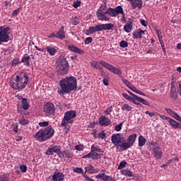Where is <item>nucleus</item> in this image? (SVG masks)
I'll use <instances>...</instances> for the list:
<instances>
[{"mask_svg":"<svg viewBox=\"0 0 181 181\" xmlns=\"http://www.w3.org/2000/svg\"><path fill=\"white\" fill-rule=\"evenodd\" d=\"M0 181H9V177L6 175H2L0 176Z\"/></svg>","mask_w":181,"mask_h":181,"instance_id":"nucleus-41","label":"nucleus"},{"mask_svg":"<svg viewBox=\"0 0 181 181\" xmlns=\"http://www.w3.org/2000/svg\"><path fill=\"white\" fill-rule=\"evenodd\" d=\"M68 69L69 62H67V59L64 57L60 56L57 60V70L58 74L64 76V74H67Z\"/></svg>","mask_w":181,"mask_h":181,"instance_id":"nucleus-4","label":"nucleus"},{"mask_svg":"<svg viewBox=\"0 0 181 181\" xmlns=\"http://www.w3.org/2000/svg\"><path fill=\"white\" fill-rule=\"evenodd\" d=\"M76 118V111L69 110L66 112L62 122V127H67V124H71Z\"/></svg>","mask_w":181,"mask_h":181,"instance_id":"nucleus-5","label":"nucleus"},{"mask_svg":"<svg viewBox=\"0 0 181 181\" xmlns=\"http://www.w3.org/2000/svg\"><path fill=\"white\" fill-rule=\"evenodd\" d=\"M74 172H75L76 173H84L83 172V168H74Z\"/></svg>","mask_w":181,"mask_h":181,"instance_id":"nucleus-49","label":"nucleus"},{"mask_svg":"<svg viewBox=\"0 0 181 181\" xmlns=\"http://www.w3.org/2000/svg\"><path fill=\"white\" fill-rule=\"evenodd\" d=\"M153 157L156 158V159H160L163 153H162L160 148L156 146L153 148Z\"/></svg>","mask_w":181,"mask_h":181,"instance_id":"nucleus-14","label":"nucleus"},{"mask_svg":"<svg viewBox=\"0 0 181 181\" xmlns=\"http://www.w3.org/2000/svg\"><path fill=\"white\" fill-rule=\"evenodd\" d=\"M178 121H180V122L181 123V120H178ZM168 122L171 125V127H173V128L174 129L179 128L180 129H181V124H179V122L175 121L172 118L168 119Z\"/></svg>","mask_w":181,"mask_h":181,"instance_id":"nucleus-23","label":"nucleus"},{"mask_svg":"<svg viewBox=\"0 0 181 181\" xmlns=\"http://www.w3.org/2000/svg\"><path fill=\"white\" fill-rule=\"evenodd\" d=\"M100 64L103 66V67H105V69H107V70H109L110 71H112V73H114V74H117L118 76H121L122 72L119 68L115 67L114 66L103 60L100 61Z\"/></svg>","mask_w":181,"mask_h":181,"instance_id":"nucleus-8","label":"nucleus"},{"mask_svg":"<svg viewBox=\"0 0 181 181\" xmlns=\"http://www.w3.org/2000/svg\"><path fill=\"white\" fill-rule=\"evenodd\" d=\"M72 25H78V18H75L73 21H72Z\"/></svg>","mask_w":181,"mask_h":181,"instance_id":"nucleus-63","label":"nucleus"},{"mask_svg":"<svg viewBox=\"0 0 181 181\" xmlns=\"http://www.w3.org/2000/svg\"><path fill=\"white\" fill-rule=\"evenodd\" d=\"M18 99L21 100V103L23 104L22 105L23 110H24L25 111L29 110V107H30V105H29V103H28V99L25 98H22L21 96H19Z\"/></svg>","mask_w":181,"mask_h":181,"instance_id":"nucleus-22","label":"nucleus"},{"mask_svg":"<svg viewBox=\"0 0 181 181\" xmlns=\"http://www.w3.org/2000/svg\"><path fill=\"white\" fill-rule=\"evenodd\" d=\"M133 37H134V39H138V37L139 39H141L142 37V35H141V33L139 32V30H138V31L135 32L133 34Z\"/></svg>","mask_w":181,"mask_h":181,"instance_id":"nucleus-38","label":"nucleus"},{"mask_svg":"<svg viewBox=\"0 0 181 181\" xmlns=\"http://www.w3.org/2000/svg\"><path fill=\"white\" fill-rule=\"evenodd\" d=\"M53 181H63L64 180V175L62 173L55 172L52 175Z\"/></svg>","mask_w":181,"mask_h":181,"instance_id":"nucleus-18","label":"nucleus"},{"mask_svg":"<svg viewBox=\"0 0 181 181\" xmlns=\"http://www.w3.org/2000/svg\"><path fill=\"white\" fill-rule=\"evenodd\" d=\"M86 172H89V173H95V169H94V167L91 165H88V167L85 168Z\"/></svg>","mask_w":181,"mask_h":181,"instance_id":"nucleus-34","label":"nucleus"},{"mask_svg":"<svg viewBox=\"0 0 181 181\" xmlns=\"http://www.w3.org/2000/svg\"><path fill=\"white\" fill-rule=\"evenodd\" d=\"M96 179H101V180L104 181H110L112 177L109 175H104V173H101L96 175Z\"/></svg>","mask_w":181,"mask_h":181,"instance_id":"nucleus-25","label":"nucleus"},{"mask_svg":"<svg viewBox=\"0 0 181 181\" xmlns=\"http://www.w3.org/2000/svg\"><path fill=\"white\" fill-rule=\"evenodd\" d=\"M19 123L21 125H28V124H29V121L23 117L19 120Z\"/></svg>","mask_w":181,"mask_h":181,"instance_id":"nucleus-39","label":"nucleus"},{"mask_svg":"<svg viewBox=\"0 0 181 181\" xmlns=\"http://www.w3.org/2000/svg\"><path fill=\"white\" fill-rule=\"evenodd\" d=\"M146 144V139L144 137V136H140L139 137V146H144Z\"/></svg>","mask_w":181,"mask_h":181,"instance_id":"nucleus-31","label":"nucleus"},{"mask_svg":"<svg viewBox=\"0 0 181 181\" xmlns=\"http://www.w3.org/2000/svg\"><path fill=\"white\" fill-rule=\"evenodd\" d=\"M131 146H132V145L128 141H125V139H124V141L120 144L119 148H122V151H127V149L131 148Z\"/></svg>","mask_w":181,"mask_h":181,"instance_id":"nucleus-26","label":"nucleus"},{"mask_svg":"<svg viewBox=\"0 0 181 181\" xmlns=\"http://www.w3.org/2000/svg\"><path fill=\"white\" fill-rule=\"evenodd\" d=\"M140 23L143 25V26H148V21L144 20V19H140Z\"/></svg>","mask_w":181,"mask_h":181,"instance_id":"nucleus-57","label":"nucleus"},{"mask_svg":"<svg viewBox=\"0 0 181 181\" xmlns=\"http://www.w3.org/2000/svg\"><path fill=\"white\" fill-rule=\"evenodd\" d=\"M92 159H100L103 156V150L97 148L96 146H91Z\"/></svg>","mask_w":181,"mask_h":181,"instance_id":"nucleus-11","label":"nucleus"},{"mask_svg":"<svg viewBox=\"0 0 181 181\" xmlns=\"http://www.w3.org/2000/svg\"><path fill=\"white\" fill-rule=\"evenodd\" d=\"M93 42V38L91 37H86L85 40V45H90Z\"/></svg>","mask_w":181,"mask_h":181,"instance_id":"nucleus-50","label":"nucleus"},{"mask_svg":"<svg viewBox=\"0 0 181 181\" xmlns=\"http://www.w3.org/2000/svg\"><path fill=\"white\" fill-rule=\"evenodd\" d=\"M120 47H128V42L127 41L122 40L119 43Z\"/></svg>","mask_w":181,"mask_h":181,"instance_id":"nucleus-46","label":"nucleus"},{"mask_svg":"<svg viewBox=\"0 0 181 181\" xmlns=\"http://www.w3.org/2000/svg\"><path fill=\"white\" fill-rule=\"evenodd\" d=\"M54 135V129L49 126L44 129H40L35 135L34 138L39 142H45L47 139H50Z\"/></svg>","mask_w":181,"mask_h":181,"instance_id":"nucleus-3","label":"nucleus"},{"mask_svg":"<svg viewBox=\"0 0 181 181\" xmlns=\"http://www.w3.org/2000/svg\"><path fill=\"white\" fill-rule=\"evenodd\" d=\"M165 111L168 112L173 118H175V119H177V121H181V117L176 113V112L172 110L170 108L165 107Z\"/></svg>","mask_w":181,"mask_h":181,"instance_id":"nucleus-15","label":"nucleus"},{"mask_svg":"<svg viewBox=\"0 0 181 181\" xmlns=\"http://www.w3.org/2000/svg\"><path fill=\"white\" fill-rule=\"evenodd\" d=\"M20 170L22 173H26V170H28V167L25 165H23L20 167Z\"/></svg>","mask_w":181,"mask_h":181,"instance_id":"nucleus-45","label":"nucleus"},{"mask_svg":"<svg viewBox=\"0 0 181 181\" xmlns=\"http://www.w3.org/2000/svg\"><path fill=\"white\" fill-rule=\"evenodd\" d=\"M17 111L19 112V114H23V107L21 106L17 107Z\"/></svg>","mask_w":181,"mask_h":181,"instance_id":"nucleus-58","label":"nucleus"},{"mask_svg":"<svg viewBox=\"0 0 181 181\" xmlns=\"http://www.w3.org/2000/svg\"><path fill=\"white\" fill-rule=\"evenodd\" d=\"M98 135H99V138H100L101 139H105L106 138L105 133H104V132L99 133Z\"/></svg>","mask_w":181,"mask_h":181,"instance_id":"nucleus-56","label":"nucleus"},{"mask_svg":"<svg viewBox=\"0 0 181 181\" xmlns=\"http://www.w3.org/2000/svg\"><path fill=\"white\" fill-rule=\"evenodd\" d=\"M122 81H123L124 84H125V86H127V87H128V88H130L132 87V84H131V82L128 81V80L122 79Z\"/></svg>","mask_w":181,"mask_h":181,"instance_id":"nucleus-43","label":"nucleus"},{"mask_svg":"<svg viewBox=\"0 0 181 181\" xmlns=\"http://www.w3.org/2000/svg\"><path fill=\"white\" fill-rule=\"evenodd\" d=\"M132 4V8L135 9L136 8H139L141 9L142 8V0H127Z\"/></svg>","mask_w":181,"mask_h":181,"instance_id":"nucleus-17","label":"nucleus"},{"mask_svg":"<svg viewBox=\"0 0 181 181\" xmlns=\"http://www.w3.org/2000/svg\"><path fill=\"white\" fill-rule=\"evenodd\" d=\"M129 89L132 90V91H134V93H136L137 94H140V95H145V93L140 91L139 90H138V88H136V87H135L132 85V86H130Z\"/></svg>","mask_w":181,"mask_h":181,"instance_id":"nucleus-33","label":"nucleus"},{"mask_svg":"<svg viewBox=\"0 0 181 181\" xmlns=\"http://www.w3.org/2000/svg\"><path fill=\"white\" fill-rule=\"evenodd\" d=\"M99 124L101 127H108L111 124V120L105 116H101L99 118Z\"/></svg>","mask_w":181,"mask_h":181,"instance_id":"nucleus-13","label":"nucleus"},{"mask_svg":"<svg viewBox=\"0 0 181 181\" xmlns=\"http://www.w3.org/2000/svg\"><path fill=\"white\" fill-rule=\"evenodd\" d=\"M91 66L93 67H95V69H97V70H101V62H97L95 61H93L91 63H90Z\"/></svg>","mask_w":181,"mask_h":181,"instance_id":"nucleus-32","label":"nucleus"},{"mask_svg":"<svg viewBox=\"0 0 181 181\" xmlns=\"http://www.w3.org/2000/svg\"><path fill=\"white\" fill-rule=\"evenodd\" d=\"M81 4V1H76L74 3L73 6L74 8H78V6H80Z\"/></svg>","mask_w":181,"mask_h":181,"instance_id":"nucleus-53","label":"nucleus"},{"mask_svg":"<svg viewBox=\"0 0 181 181\" xmlns=\"http://www.w3.org/2000/svg\"><path fill=\"white\" fill-rule=\"evenodd\" d=\"M47 52H48L49 54H50V56H54L56 54V49H54V47H47Z\"/></svg>","mask_w":181,"mask_h":181,"instance_id":"nucleus-30","label":"nucleus"},{"mask_svg":"<svg viewBox=\"0 0 181 181\" xmlns=\"http://www.w3.org/2000/svg\"><path fill=\"white\" fill-rule=\"evenodd\" d=\"M21 11V8L14 10L12 13V16H18V13H19V11Z\"/></svg>","mask_w":181,"mask_h":181,"instance_id":"nucleus-54","label":"nucleus"},{"mask_svg":"<svg viewBox=\"0 0 181 181\" xmlns=\"http://www.w3.org/2000/svg\"><path fill=\"white\" fill-rule=\"evenodd\" d=\"M124 137L122 134H114L112 136V143L113 144V145H115V146H116V148H119V146H121V144H122V142H124Z\"/></svg>","mask_w":181,"mask_h":181,"instance_id":"nucleus-7","label":"nucleus"},{"mask_svg":"<svg viewBox=\"0 0 181 181\" xmlns=\"http://www.w3.org/2000/svg\"><path fill=\"white\" fill-rule=\"evenodd\" d=\"M51 149L52 150L53 153H57L59 151H60V148L58 146L52 147Z\"/></svg>","mask_w":181,"mask_h":181,"instance_id":"nucleus-52","label":"nucleus"},{"mask_svg":"<svg viewBox=\"0 0 181 181\" xmlns=\"http://www.w3.org/2000/svg\"><path fill=\"white\" fill-rule=\"evenodd\" d=\"M132 29V21H129L128 23L124 25V30L127 33H129Z\"/></svg>","mask_w":181,"mask_h":181,"instance_id":"nucleus-28","label":"nucleus"},{"mask_svg":"<svg viewBox=\"0 0 181 181\" xmlns=\"http://www.w3.org/2000/svg\"><path fill=\"white\" fill-rule=\"evenodd\" d=\"M146 114H148L150 117H153L155 115V112L146 111Z\"/></svg>","mask_w":181,"mask_h":181,"instance_id":"nucleus-62","label":"nucleus"},{"mask_svg":"<svg viewBox=\"0 0 181 181\" xmlns=\"http://www.w3.org/2000/svg\"><path fill=\"white\" fill-rule=\"evenodd\" d=\"M122 110H126V111H131L132 107L129 106L128 104H124L122 106Z\"/></svg>","mask_w":181,"mask_h":181,"instance_id":"nucleus-42","label":"nucleus"},{"mask_svg":"<svg viewBox=\"0 0 181 181\" xmlns=\"http://www.w3.org/2000/svg\"><path fill=\"white\" fill-rule=\"evenodd\" d=\"M106 8H107L106 6H101L98 10L96 15L99 21H105L106 22L110 21V18L105 16L106 13H104V11H105Z\"/></svg>","mask_w":181,"mask_h":181,"instance_id":"nucleus-10","label":"nucleus"},{"mask_svg":"<svg viewBox=\"0 0 181 181\" xmlns=\"http://www.w3.org/2000/svg\"><path fill=\"white\" fill-rule=\"evenodd\" d=\"M64 158H70L71 155L69 150L64 151Z\"/></svg>","mask_w":181,"mask_h":181,"instance_id":"nucleus-51","label":"nucleus"},{"mask_svg":"<svg viewBox=\"0 0 181 181\" xmlns=\"http://www.w3.org/2000/svg\"><path fill=\"white\" fill-rule=\"evenodd\" d=\"M60 88L58 89L59 95H64L77 88V79L74 77L65 78L59 82Z\"/></svg>","mask_w":181,"mask_h":181,"instance_id":"nucleus-1","label":"nucleus"},{"mask_svg":"<svg viewBox=\"0 0 181 181\" xmlns=\"http://www.w3.org/2000/svg\"><path fill=\"white\" fill-rule=\"evenodd\" d=\"M44 111L47 115H53L54 114L56 109L54 108V105L52 103H47L44 105Z\"/></svg>","mask_w":181,"mask_h":181,"instance_id":"nucleus-12","label":"nucleus"},{"mask_svg":"<svg viewBox=\"0 0 181 181\" xmlns=\"http://www.w3.org/2000/svg\"><path fill=\"white\" fill-rule=\"evenodd\" d=\"M122 124H124V122L119 123L118 125H117L115 127V131H117V132H119V131H121V129H122Z\"/></svg>","mask_w":181,"mask_h":181,"instance_id":"nucleus-40","label":"nucleus"},{"mask_svg":"<svg viewBox=\"0 0 181 181\" xmlns=\"http://www.w3.org/2000/svg\"><path fill=\"white\" fill-rule=\"evenodd\" d=\"M126 165H127V161H122L118 166V169H124Z\"/></svg>","mask_w":181,"mask_h":181,"instance_id":"nucleus-47","label":"nucleus"},{"mask_svg":"<svg viewBox=\"0 0 181 181\" xmlns=\"http://www.w3.org/2000/svg\"><path fill=\"white\" fill-rule=\"evenodd\" d=\"M56 37H57L58 39H61L62 40L66 38V32H64V26H62L59 28V31H57Z\"/></svg>","mask_w":181,"mask_h":181,"instance_id":"nucleus-20","label":"nucleus"},{"mask_svg":"<svg viewBox=\"0 0 181 181\" xmlns=\"http://www.w3.org/2000/svg\"><path fill=\"white\" fill-rule=\"evenodd\" d=\"M28 75L26 74H22L17 75L16 78H12L10 84L15 90H23V88L26 87V84H28Z\"/></svg>","mask_w":181,"mask_h":181,"instance_id":"nucleus-2","label":"nucleus"},{"mask_svg":"<svg viewBox=\"0 0 181 181\" xmlns=\"http://www.w3.org/2000/svg\"><path fill=\"white\" fill-rule=\"evenodd\" d=\"M57 155H59V158H64V151H60V149L59 152L57 153Z\"/></svg>","mask_w":181,"mask_h":181,"instance_id":"nucleus-61","label":"nucleus"},{"mask_svg":"<svg viewBox=\"0 0 181 181\" xmlns=\"http://www.w3.org/2000/svg\"><path fill=\"white\" fill-rule=\"evenodd\" d=\"M105 13H108L110 16L114 17L117 16L119 13H124V9H122V6H118L115 8H107Z\"/></svg>","mask_w":181,"mask_h":181,"instance_id":"nucleus-9","label":"nucleus"},{"mask_svg":"<svg viewBox=\"0 0 181 181\" xmlns=\"http://www.w3.org/2000/svg\"><path fill=\"white\" fill-rule=\"evenodd\" d=\"M83 177L86 179V180L87 181H94V180H92L91 178H90L88 176L83 175Z\"/></svg>","mask_w":181,"mask_h":181,"instance_id":"nucleus-64","label":"nucleus"},{"mask_svg":"<svg viewBox=\"0 0 181 181\" xmlns=\"http://www.w3.org/2000/svg\"><path fill=\"white\" fill-rule=\"evenodd\" d=\"M40 127H47L49 122H41L39 123Z\"/></svg>","mask_w":181,"mask_h":181,"instance_id":"nucleus-55","label":"nucleus"},{"mask_svg":"<svg viewBox=\"0 0 181 181\" xmlns=\"http://www.w3.org/2000/svg\"><path fill=\"white\" fill-rule=\"evenodd\" d=\"M101 25H98L95 27H90L88 30H86V35L95 33V32H101Z\"/></svg>","mask_w":181,"mask_h":181,"instance_id":"nucleus-16","label":"nucleus"},{"mask_svg":"<svg viewBox=\"0 0 181 181\" xmlns=\"http://www.w3.org/2000/svg\"><path fill=\"white\" fill-rule=\"evenodd\" d=\"M155 30L156 32L157 36L158 37L159 42H160L162 40V37L160 36V35H162V32L160 31L159 30H158L157 28H155Z\"/></svg>","mask_w":181,"mask_h":181,"instance_id":"nucleus-44","label":"nucleus"},{"mask_svg":"<svg viewBox=\"0 0 181 181\" xmlns=\"http://www.w3.org/2000/svg\"><path fill=\"white\" fill-rule=\"evenodd\" d=\"M112 112V106H110V107H108L105 111V115H110Z\"/></svg>","mask_w":181,"mask_h":181,"instance_id":"nucleus-48","label":"nucleus"},{"mask_svg":"<svg viewBox=\"0 0 181 181\" xmlns=\"http://www.w3.org/2000/svg\"><path fill=\"white\" fill-rule=\"evenodd\" d=\"M68 49H69L71 50V52H74V53H77L78 54H84V51H83V49H81L73 45H68Z\"/></svg>","mask_w":181,"mask_h":181,"instance_id":"nucleus-21","label":"nucleus"},{"mask_svg":"<svg viewBox=\"0 0 181 181\" xmlns=\"http://www.w3.org/2000/svg\"><path fill=\"white\" fill-rule=\"evenodd\" d=\"M122 97H124V98H126V100H128L129 101H131L132 103H135L134 98H132L128 94L122 93Z\"/></svg>","mask_w":181,"mask_h":181,"instance_id":"nucleus-37","label":"nucleus"},{"mask_svg":"<svg viewBox=\"0 0 181 181\" xmlns=\"http://www.w3.org/2000/svg\"><path fill=\"white\" fill-rule=\"evenodd\" d=\"M101 30H111L114 29V24L107 23V24H100Z\"/></svg>","mask_w":181,"mask_h":181,"instance_id":"nucleus-24","label":"nucleus"},{"mask_svg":"<svg viewBox=\"0 0 181 181\" xmlns=\"http://www.w3.org/2000/svg\"><path fill=\"white\" fill-rule=\"evenodd\" d=\"M163 41H162V40L160 41V43L161 45V47H162V50L163 52V53H166V49H165V45L162 42Z\"/></svg>","mask_w":181,"mask_h":181,"instance_id":"nucleus-59","label":"nucleus"},{"mask_svg":"<svg viewBox=\"0 0 181 181\" xmlns=\"http://www.w3.org/2000/svg\"><path fill=\"white\" fill-rule=\"evenodd\" d=\"M46 154L47 155H53V151L51 148H48L46 151Z\"/></svg>","mask_w":181,"mask_h":181,"instance_id":"nucleus-60","label":"nucleus"},{"mask_svg":"<svg viewBox=\"0 0 181 181\" xmlns=\"http://www.w3.org/2000/svg\"><path fill=\"white\" fill-rule=\"evenodd\" d=\"M122 173L124 175V176H128L129 177H132V176H134L132 175V172H131L129 170H123Z\"/></svg>","mask_w":181,"mask_h":181,"instance_id":"nucleus-36","label":"nucleus"},{"mask_svg":"<svg viewBox=\"0 0 181 181\" xmlns=\"http://www.w3.org/2000/svg\"><path fill=\"white\" fill-rule=\"evenodd\" d=\"M9 27H0V42H8L9 40Z\"/></svg>","mask_w":181,"mask_h":181,"instance_id":"nucleus-6","label":"nucleus"},{"mask_svg":"<svg viewBox=\"0 0 181 181\" xmlns=\"http://www.w3.org/2000/svg\"><path fill=\"white\" fill-rule=\"evenodd\" d=\"M30 59V57L29 56L23 57L22 58L21 62H23V63H25V66H30V62H29Z\"/></svg>","mask_w":181,"mask_h":181,"instance_id":"nucleus-35","label":"nucleus"},{"mask_svg":"<svg viewBox=\"0 0 181 181\" xmlns=\"http://www.w3.org/2000/svg\"><path fill=\"white\" fill-rule=\"evenodd\" d=\"M136 140V134H132L127 138V142L129 144H131L132 146L134 145Z\"/></svg>","mask_w":181,"mask_h":181,"instance_id":"nucleus-27","label":"nucleus"},{"mask_svg":"<svg viewBox=\"0 0 181 181\" xmlns=\"http://www.w3.org/2000/svg\"><path fill=\"white\" fill-rule=\"evenodd\" d=\"M136 101H139V103H141V104H144V105H147L148 107H149V102H148V100L139 96H136Z\"/></svg>","mask_w":181,"mask_h":181,"instance_id":"nucleus-29","label":"nucleus"},{"mask_svg":"<svg viewBox=\"0 0 181 181\" xmlns=\"http://www.w3.org/2000/svg\"><path fill=\"white\" fill-rule=\"evenodd\" d=\"M170 95L172 100H174L175 101L177 100V90H176V87L173 85H171Z\"/></svg>","mask_w":181,"mask_h":181,"instance_id":"nucleus-19","label":"nucleus"}]
</instances>
